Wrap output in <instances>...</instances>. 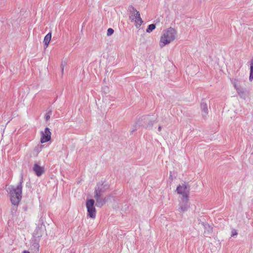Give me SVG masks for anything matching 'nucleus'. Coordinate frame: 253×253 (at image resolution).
I'll list each match as a JSON object with an SVG mask.
<instances>
[{
  "mask_svg": "<svg viewBox=\"0 0 253 253\" xmlns=\"http://www.w3.org/2000/svg\"><path fill=\"white\" fill-rule=\"evenodd\" d=\"M190 207L189 199L182 198L179 204V210L180 212H184L188 210Z\"/></svg>",
  "mask_w": 253,
  "mask_h": 253,
  "instance_id": "nucleus-8",
  "label": "nucleus"
},
{
  "mask_svg": "<svg viewBox=\"0 0 253 253\" xmlns=\"http://www.w3.org/2000/svg\"><path fill=\"white\" fill-rule=\"evenodd\" d=\"M238 233L236 230L234 229H232L231 230V237H234L235 236L237 235Z\"/></svg>",
  "mask_w": 253,
  "mask_h": 253,
  "instance_id": "nucleus-22",
  "label": "nucleus"
},
{
  "mask_svg": "<svg viewBox=\"0 0 253 253\" xmlns=\"http://www.w3.org/2000/svg\"><path fill=\"white\" fill-rule=\"evenodd\" d=\"M156 28V25L155 24H150L147 28L146 32L150 33L152 32Z\"/></svg>",
  "mask_w": 253,
  "mask_h": 253,
  "instance_id": "nucleus-17",
  "label": "nucleus"
},
{
  "mask_svg": "<svg viewBox=\"0 0 253 253\" xmlns=\"http://www.w3.org/2000/svg\"><path fill=\"white\" fill-rule=\"evenodd\" d=\"M41 142L43 143L49 141L51 139V132L48 127H46L44 131L41 132Z\"/></svg>",
  "mask_w": 253,
  "mask_h": 253,
  "instance_id": "nucleus-6",
  "label": "nucleus"
},
{
  "mask_svg": "<svg viewBox=\"0 0 253 253\" xmlns=\"http://www.w3.org/2000/svg\"><path fill=\"white\" fill-rule=\"evenodd\" d=\"M104 191L105 190L100 186V183H97L95 188L94 196H98V195L101 196Z\"/></svg>",
  "mask_w": 253,
  "mask_h": 253,
  "instance_id": "nucleus-13",
  "label": "nucleus"
},
{
  "mask_svg": "<svg viewBox=\"0 0 253 253\" xmlns=\"http://www.w3.org/2000/svg\"><path fill=\"white\" fill-rule=\"evenodd\" d=\"M40 245L38 243L34 242L33 243L31 248L34 253H38L39 251Z\"/></svg>",
  "mask_w": 253,
  "mask_h": 253,
  "instance_id": "nucleus-15",
  "label": "nucleus"
},
{
  "mask_svg": "<svg viewBox=\"0 0 253 253\" xmlns=\"http://www.w3.org/2000/svg\"><path fill=\"white\" fill-rule=\"evenodd\" d=\"M202 225L205 228L204 235L205 236H208L211 234L212 232V223L209 224V222H203Z\"/></svg>",
  "mask_w": 253,
  "mask_h": 253,
  "instance_id": "nucleus-10",
  "label": "nucleus"
},
{
  "mask_svg": "<svg viewBox=\"0 0 253 253\" xmlns=\"http://www.w3.org/2000/svg\"><path fill=\"white\" fill-rule=\"evenodd\" d=\"M137 126V125H135L134 126V127H136ZM135 130H136V128H134L132 129V130H131V133H133V132Z\"/></svg>",
  "mask_w": 253,
  "mask_h": 253,
  "instance_id": "nucleus-24",
  "label": "nucleus"
},
{
  "mask_svg": "<svg viewBox=\"0 0 253 253\" xmlns=\"http://www.w3.org/2000/svg\"><path fill=\"white\" fill-rule=\"evenodd\" d=\"M86 206L87 210L88 215L90 217L95 218L96 210L94 207V201L93 199H89L86 201Z\"/></svg>",
  "mask_w": 253,
  "mask_h": 253,
  "instance_id": "nucleus-5",
  "label": "nucleus"
},
{
  "mask_svg": "<svg viewBox=\"0 0 253 253\" xmlns=\"http://www.w3.org/2000/svg\"><path fill=\"white\" fill-rule=\"evenodd\" d=\"M51 32L48 33L45 37L43 40V43L44 46L47 47L49 44V43L51 40Z\"/></svg>",
  "mask_w": 253,
  "mask_h": 253,
  "instance_id": "nucleus-14",
  "label": "nucleus"
},
{
  "mask_svg": "<svg viewBox=\"0 0 253 253\" xmlns=\"http://www.w3.org/2000/svg\"><path fill=\"white\" fill-rule=\"evenodd\" d=\"M156 120H152L150 119L149 115L144 116L141 117L136 123V125L142 126L146 129H151L154 123H156Z\"/></svg>",
  "mask_w": 253,
  "mask_h": 253,
  "instance_id": "nucleus-3",
  "label": "nucleus"
},
{
  "mask_svg": "<svg viewBox=\"0 0 253 253\" xmlns=\"http://www.w3.org/2000/svg\"><path fill=\"white\" fill-rule=\"evenodd\" d=\"M71 253H75L74 252H71Z\"/></svg>",
  "mask_w": 253,
  "mask_h": 253,
  "instance_id": "nucleus-28",
  "label": "nucleus"
},
{
  "mask_svg": "<svg viewBox=\"0 0 253 253\" xmlns=\"http://www.w3.org/2000/svg\"><path fill=\"white\" fill-rule=\"evenodd\" d=\"M131 15L129 16V19L131 20V21H133L137 18V15L136 14V12L132 11V12H130Z\"/></svg>",
  "mask_w": 253,
  "mask_h": 253,
  "instance_id": "nucleus-18",
  "label": "nucleus"
},
{
  "mask_svg": "<svg viewBox=\"0 0 253 253\" xmlns=\"http://www.w3.org/2000/svg\"><path fill=\"white\" fill-rule=\"evenodd\" d=\"M253 80V57L251 60V64H250V77L249 80L252 81Z\"/></svg>",
  "mask_w": 253,
  "mask_h": 253,
  "instance_id": "nucleus-16",
  "label": "nucleus"
},
{
  "mask_svg": "<svg viewBox=\"0 0 253 253\" xmlns=\"http://www.w3.org/2000/svg\"><path fill=\"white\" fill-rule=\"evenodd\" d=\"M33 170L38 176H41L44 172V167L39 166L38 164H34Z\"/></svg>",
  "mask_w": 253,
  "mask_h": 253,
  "instance_id": "nucleus-11",
  "label": "nucleus"
},
{
  "mask_svg": "<svg viewBox=\"0 0 253 253\" xmlns=\"http://www.w3.org/2000/svg\"><path fill=\"white\" fill-rule=\"evenodd\" d=\"M128 10H129L130 12H132V11H135L136 12V14L137 15V18L135 19V26L137 28H139L142 23L143 22V20H142L140 14L138 11H137L133 6H130L128 7Z\"/></svg>",
  "mask_w": 253,
  "mask_h": 253,
  "instance_id": "nucleus-7",
  "label": "nucleus"
},
{
  "mask_svg": "<svg viewBox=\"0 0 253 253\" xmlns=\"http://www.w3.org/2000/svg\"><path fill=\"white\" fill-rule=\"evenodd\" d=\"M176 191L178 194L181 195L182 198H188L190 193V187L185 183L179 185L176 188Z\"/></svg>",
  "mask_w": 253,
  "mask_h": 253,
  "instance_id": "nucleus-4",
  "label": "nucleus"
},
{
  "mask_svg": "<svg viewBox=\"0 0 253 253\" xmlns=\"http://www.w3.org/2000/svg\"><path fill=\"white\" fill-rule=\"evenodd\" d=\"M234 86L236 88V90H237V91L239 92V89L237 87V86L236 84H234Z\"/></svg>",
  "mask_w": 253,
  "mask_h": 253,
  "instance_id": "nucleus-26",
  "label": "nucleus"
},
{
  "mask_svg": "<svg viewBox=\"0 0 253 253\" xmlns=\"http://www.w3.org/2000/svg\"><path fill=\"white\" fill-rule=\"evenodd\" d=\"M22 253H30L28 251H24Z\"/></svg>",
  "mask_w": 253,
  "mask_h": 253,
  "instance_id": "nucleus-27",
  "label": "nucleus"
},
{
  "mask_svg": "<svg viewBox=\"0 0 253 253\" xmlns=\"http://www.w3.org/2000/svg\"><path fill=\"white\" fill-rule=\"evenodd\" d=\"M94 198L96 200V206L97 207H101L104 205L105 204L107 201L108 200V198L106 197H103L102 195H98V196H94Z\"/></svg>",
  "mask_w": 253,
  "mask_h": 253,
  "instance_id": "nucleus-9",
  "label": "nucleus"
},
{
  "mask_svg": "<svg viewBox=\"0 0 253 253\" xmlns=\"http://www.w3.org/2000/svg\"><path fill=\"white\" fill-rule=\"evenodd\" d=\"M100 186L103 187V188L105 190L106 189H107L109 187V185L108 184V183L105 182H103L102 184H100Z\"/></svg>",
  "mask_w": 253,
  "mask_h": 253,
  "instance_id": "nucleus-20",
  "label": "nucleus"
},
{
  "mask_svg": "<svg viewBox=\"0 0 253 253\" xmlns=\"http://www.w3.org/2000/svg\"><path fill=\"white\" fill-rule=\"evenodd\" d=\"M23 183V177L21 175L20 181L16 186L10 185L6 188V191L9 195L11 204L14 206L17 207L21 200Z\"/></svg>",
  "mask_w": 253,
  "mask_h": 253,
  "instance_id": "nucleus-1",
  "label": "nucleus"
},
{
  "mask_svg": "<svg viewBox=\"0 0 253 253\" xmlns=\"http://www.w3.org/2000/svg\"><path fill=\"white\" fill-rule=\"evenodd\" d=\"M158 130L159 131H161V130H162V126H159Z\"/></svg>",
  "mask_w": 253,
  "mask_h": 253,
  "instance_id": "nucleus-25",
  "label": "nucleus"
},
{
  "mask_svg": "<svg viewBox=\"0 0 253 253\" xmlns=\"http://www.w3.org/2000/svg\"><path fill=\"white\" fill-rule=\"evenodd\" d=\"M52 114V111L51 110H49L45 114V119L46 120V121H48L50 118V115H51Z\"/></svg>",
  "mask_w": 253,
  "mask_h": 253,
  "instance_id": "nucleus-19",
  "label": "nucleus"
},
{
  "mask_svg": "<svg viewBox=\"0 0 253 253\" xmlns=\"http://www.w3.org/2000/svg\"><path fill=\"white\" fill-rule=\"evenodd\" d=\"M201 108L203 117L206 118L209 112L207 104L205 102H202L201 103Z\"/></svg>",
  "mask_w": 253,
  "mask_h": 253,
  "instance_id": "nucleus-12",
  "label": "nucleus"
},
{
  "mask_svg": "<svg viewBox=\"0 0 253 253\" xmlns=\"http://www.w3.org/2000/svg\"><path fill=\"white\" fill-rule=\"evenodd\" d=\"M65 64H66V63L65 62H62L61 64V71H62V74L63 73L64 68L65 66Z\"/></svg>",
  "mask_w": 253,
  "mask_h": 253,
  "instance_id": "nucleus-23",
  "label": "nucleus"
},
{
  "mask_svg": "<svg viewBox=\"0 0 253 253\" xmlns=\"http://www.w3.org/2000/svg\"><path fill=\"white\" fill-rule=\"evenodd\" d=\"M176 35V30L170 27L165 31L161 37L160 45L161 47H164L166 44L170 43L174 40Z\"/></svg>",
  "mask_w": 253,
  "mask_h": 253,
  "instance_id": "nucleus-2",
  "label": "nucleus"
},
{
  "mask_svg": "<svg viewBox=\"0 0 253 253\" xmlns=\"http://www.w3.org/2000/svg\"><path fill=\"white\" fill-rule=\"evenodd\" d=\"M114 32V30L112 28H109L107 30V36H111Z\"/></svg>",
  "mask_w": 253,
  "mask_h": 253,
  "instance_id": "nucleus-21",
  "label": "nucleus"
}]
</instances>
